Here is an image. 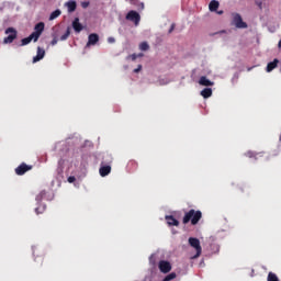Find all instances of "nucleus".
Returning <instances> with one entry per match:
<instances>
[{
  "label": "nucleus",
  "instance_id": "nucleus-1",
  "mask_svg": "<svg viewBox=\"0 0 281 281\" xmlns=\"http://www.w3.org/2000/svg\"><path fill=\"white\" fill-rule=\"evenodd\" d=\"M201 217H202L201 211H194L192 209L188 213H186V215L182 220V223L184 225H188V223H190V221H191V225H196L199 223V221H201Z\"/></svg>",
  "mask_w": 281,
  "mask_h": 281
},
{
  "label": "nucleus",
  "instance_id": "nucleus-2",
  "mask_svg": "<svg viewBox=\"0 0 281 281\" xmlns=\"http://www.w3.org/2000/svg\"><path fill=\"white\" fill-rule=\"evenodd\" d=\"M189 245H191L193 247V249L196 250V254L192 258L193 259L199 258V256H201V251H202L201 241L199 240V238L190 237Z\"/></svg>",
  "mask_w": 281,
  "mask_h": 281
},
{
  "label": "nucleus",
  "instance_id": "nucleus-3",
  "mask_svg": "<svg viewBox=\"0 0 281 281\" xmlns=\"http://www.w3.org/2000/svg\"><path fill=\"white\" fill-rule=\"evenodd\" d=\"M233 25L238 27L239 30L247 29V24L243 21V16L238 13H233Z\"/></svg>",
  "mask_w": 281,
  "mask_h": 281
},
{
  "label": "nucleus",
  "instance_id": "nucleus-4",
  "mask_svg": "<svg viewBox=\"0 0 281 281\" xmlns=\"http://www.w3.org/2000/svg\"><path fill=\"white\" fill-rule=\"evenodd\" d=\"M126 21H132L135 25H139V21H142V16L137 11H130L126 16Z\"/></svg>",
  "mask_w": 281,
  "mask_h": 281
},
{
  "label": "nucleus",
  "instance_id": "nucleus-5",
  "mask_svg": "<svg viewBox=\"0 0 281 281\" xmlns=\"http://www.w3.org/2000/svg\"><path fill=\"white\" fill-rule=\"evenodd\" d=\"M5 34H10L9 36H7L4 40H3V43L4 44H8V43H14V40L16 38V30L14 27H8L5 30Z\"/></svg>",
  "mask_w": 281,
  "mask_h": 281
},
{
  "label": "nucleus",
  "instance_id": "nucleus-6",
  "mask_svg": "<svg viewBox=\"0 0 281 281\" xmlns=\"http://www.w3.org/2000/svg\"><path fill=\"white\" fill-rule=\"evenodd\" d=\"M99 41H100V36L95 33H91L88 36L87 47H91V45H97Z\"/></svg>",
  "mask_w": 281,
  "mask_h": 281
},
{
  "label": "nucleus",
  "instance_id": "nucleus-7",
  "mask_svg": "<svg viewBox=\"0 0 281 281\" xmlns=\"http://www.w3.org/2000/svg\"><path fill=\"white\" fill-rule=\"evenodd\" d=\"M159 269L161 273H169L172 270V266H170V262L162 260L159 262Z\"/></svg>",
  "mask_w": 281,
  "mask_h": 281
},
{
  "label": "nucleus",
  "instance_id": "nucleus-8",
  "mask_svg": "<svg viewBox=\"0 0 281 281\" xmlns=\"http://www.w3.org/2000/svg\"><path fill=\"white\" fill-rule=\"evenodd\" d=\"M72 29L75 30V32H77V34H80V32L85 30V26H82V24L80 23V19L75 18V20L72 21Z\"/></svg>",
  "mask_w": 281,
  "mask_h": 281
},
{
  "label": "nucleus",
  "instance_id": "nucleus-9",
  "mask_svg": "<svg viewBox=\"0 0 281 281\" xmlns=\"http://www.w3.org/2000/svg\"><path fill=\"white\" fill-rule=\"evenodd\" d=\"M27 170H32V166H27L25 162H23L21 166H19L15 169V172L18 175H25V172H27Z\"/></svg>",
  "mask_w": 281,
  "mask_h": 281
},
{
  "label": "nucleus",
  "instance_id": "nucleus-10",
  "mask_svg": "<svg viewBox=\"0 0 281 281\" xmlns=\"http://www.w3.org/2000/svg\"><path fill=\"white\" fill-rule=\"evenodd\" d=\"M45 58V49L41 48V46L37 47V55L33 57V63H38L40 60H43Z\"/></svg>",
  "mask_w": 281,
  "mask_h": 281
},
{
  "label": "nucleus",
  "instance_id": "nucleus-11",
  "mask_svg": "<svg viewBox=\"0 0 281 281\" xmlns=\"http://www.w3.org/2000/svg\"><path fill=\"white\" fill-rule=\"evenodd\" d=\"M199 85H201V87H214V81H210L207 77L202 76L199 80Z\"/></svg>",
  "mask_w": 281,
  "mask_h": 281
},
{
  "label": "nucleus",
  "instance_id": "nucleus-12",
  "mask_svg": "<svg viewBox=\"0 0 281 281\" xmlns=\"http://www.w3.org/2000/svg\"><path fill=\"white\" fill-rule=\"evenodd\" d=\"M65 5H66V8H68L69 13L76 12V8H78V4L74 0L66 2Z\"/></svg>",
  "mask_w": 281,
  "mask_h": 281
},
{
  "label": "nucleus",
  "instance_id": "nucleus-13",
  "mask_svg": "<svg viewBox=\"0 0 281 281\" xmlns=\"http://www.w3.org/2000/svg\"><path fill=\"white\" fill-rule=\"evenodd\" d=\"M221 4L216 0H212L209 4L210 12H216Z\"/></svg>",
  "mask_w": 281,
  "mask_h": 281
},
{
  "label": "nucleus",
  "instance_id": "nucleus-14",
  "mask_svg": "<svg viewBox=\"0 0 281 281\" xmlns=\"http://www.w3.org/2000/svg\"><path fill=\"white\" fill-rule=\"evenodd\" d=\"M278 63H280V60L278 59H273V61L268 63L266 71L271 72L272 69H276V67H278Z\"/></svg>",
  "mask_w": 281,
  "mask_h": 281
},
{
  "label": "nucleus",
  "instance_id": "nucleus-15",
  "mask_svg": "<svg viewBox=\"0 0 281 281\" xmlns=\"http://www.w3.org/2000/svg\"><path fill=\"white\" fill-rule=\"evenodd\" d=\"M200 95H202V98H204V99L212 98V88H204L200 92Z\"/></svg>",
  "mask_w": 281,
  "mask_h": 281
},
{
  "label": "nucleus",
  "instance_id": "nucleus-16",
  "mask_svg": "<svg viewBox=\"0 0 281 281\" xmlns=\"http://www.w3.org/2000/svg\"><path fill=\"white\" fill-rule=\"evenodd\" d=\"M101 177H106L108 175L111 173V166H103L99 170Z\"/></svg>",
  "mask_w": 281,
  "mask_h": 281
},
{
  "label": "nucleus",
  "instance_id": "nucleus-17",
  "mask_svg": "<svg viewBox=\"0 0 281 281\" xmlns=\"http://www.w3.org/2000/svg\"><path fill=\"white\" fill-rule=\"evenodd\" d=\"M34 30L37 34H43V32L45 31V23L44 22H40L34 26Z\"/></svg>",
  "mask_w": 281,
  "mask_h": 281
},
{
  "label": "nucleus",
  "instance_id": "nucleus-18",
  "mask_svg": "<svg viewBox=\"0 0 281 281\" xmlns=\"http://www.w3.org/2000/svg\"><path fill=\"white\" fill-rule=\"evenodd\" d=\"M166 221L168 225H175L176 227L179 226V221H177L172 215L166 216Z\"/></svg>",
  "mask_w": 281,
  "mask_h": 281
},
{
  "label": "nucleus",
  "instance_id": "nucleus-19",
  "mask_svg": "<svg viewBox=\"0 0 281 281\" xmlns=\"http://www.w3.org/2000/svg\"><path fill=\"white\" fill-rule=\"evenodd\" d=\"M60 14H61L60 9L53 11L49 15V21H54V19H58V16H60Z\"/></svg>",
  "mask_w": 281,
  "mask_h": 281
},
{
  "label": "nucleus",
  "instance_id": "nucleus-20",
  "mask_svg": "<svg viewBox=\"0 0 281 281\" xmlns=\"http://www.w3.org/2000/svg\"><path fill=\"white\" fill-rule=\"evenodd\" d=\"M139 49L140 52H148V49H150V45H148V42H143L139 45Z\"/></svg>",
  "mask_w": 281,
  "mask_h": 281
},
{
  "label": "nucleus",
  "instance_id": "nucleus-21",
  "mask_svg": "<svg viewBox=\"0 0 281 281\" xmlns=\"http://www.w3.org/2000/svg\"><path fill=\"white\" fill-rule=\"evenodd\" d=\"M70 34H71V27L68 26L66 30V33L60 36V41H67V38H69Z\"/></svg>",
  "mask_w": 281,
  "mask_h": 281
},
{
  "label": "nucleus",
  "instance_id": "nucleus-22",
  "mask_svg": "<svg viewBox=\"0 0 281 281\" xmlns=\"http://www.w3.org/2000/svg\"><path fill=\"white\" fill-rule=\"evenodd\" d=\"M29 37L31 38V41H34V43H36V41L41 38V34L34 31Z\"/></svg>",
  "mask_w": 281,
  "mask_h": 281
},
{
  "label": "nucleus",
  "instance_id": "nucleus-23",
  "mask_svg": "<svg viewBox=\"0 0 281 281\" xmlns=\"http://www.w3.org/2000/svg\"><path fill=\"white\" fill-rule=\"evenodd\" d=\"M268 281H280V280L278 279V276H276V273L270 272L268 274Z\"/></svg>",
  "mask_w": 281,
  "mask_h": 281
},
{
  "label": "nucleus",
  "instance_id": "nucleus-24",
  "mask_svg": "<svg viewBox=\"0 0 281 281\" xmlns=\"http://www.w3.org/2000/svg\"><path fill=\"white\" fill-rule=\"evenodd\" d=\"M21 45L23 46V45H30V43H32V37H25V38H22V41H21Z\"/></svg>",
  "mask_w": 281,
  "mask_h": 281
},
{
  "label": "nucleus",
  "instance_id": "nucleus-25",
  "mask_svg": "<svg viewBox=\"0 0 281 281\" xmlns=\"http://www.w3.org/2000/svg\"><path fill=\"white\" fill-rule=\"evenodd\" d=\"M175 278H177V273L171 272L164 280L165 281H170V280H175Z\"/></svg>",
  "mask_w": 281,
  "mask_h": 281
},
{
  "label": "nucleus",
  "instance_id": "nucleus-26",
  "mask_svg": "<svg viewBox=\"0 0 281 281\" xmlns=\"http://www.w3.org/2000/svg\"><path fill=\"white\" fill-rule=\"evenodd\" d=\"M175 27H176V24L172 23V24H171V27H170L169 31H168V33H169V34H172V32H175Z\"/></svg>",
  "mask_w": 281,
  "mask_h": 281
},
{
  "label": "nucleus",
  "instance_id": "nucleus-27",
  "mask_svg": "<svg viewBox=\"0 0 281 281\" xmlns=\"http://www.w3.org/2000/svg\"><path fill=\"white\" fill-rule=\"evenodd\" d=\"M75 181H76V177L70 176V177L68 178V183H74Z\"/></svg>",
  "mask_w": 281,
  "mask_h": 281
},
{
  "label": "nucleus",
  "instance_id": "nucleus-28",
  "mask_svg": "<svg viewBox=\"0 0 281 281\" xmlns=\"http://www.w3.org/2000/svg\"><path fill=\"white\" fill-rule=\"evenodd\" d=\"M81 8H83V9L89 8V2L88 1L81 2Z\"/></svg>",
  "mask_w": 281,
  "mask_h": 281
},
{
  "label": "nucleus",
  "instance_id": "nucleus-29",
  "mask_svg": "<svg viewBox=\"0 0 281 281\" xmlns=\"http://www.w3.org/2000/svg\"><path fill=\"white\" fill-rule=\"evenodd\" d=\"M139 71H142V65L134 69V74H139Z\"/></svg>",
  "mask_w": 281,
  "mask_h": 281
},
{
  "label": "nucleus",
  "instance_id": "nucleus-30",
  "mask_svg": "<svg viewBox=\"0 0 281 281\" xmlns=\"http://www.w3.org/2000/svg\"><path fill=\"white\" fill-rule=\"evenodd\" d=\"M127 58H132V60H137V54H132Z\"/></svg>",
  "mask_w": 281,
  "mask_h": 281
},
{
  "label": "nucleus",
  "instance_id": "nucleus-31",
  "mask_svg": "<svg viewBox=\"0 0 281 281\" xmlns=\"http://www.w3.org/2000/svg\"><path fill=\"white\" fill-rule=\"evenodd\" d=\"M57 43H58V40L54 37L53 41L50 42V45H56Z\"/></svg>",
  "mask_w": 281,
  "mask_h": 281
},
{
  "label": "nucleus",
  "instance_id": "nucleus-32",
  "mask_svg": "<svg viewBox=\"0 0 281 281\" xmlns=\"http://www.w3.org/2000/svg\"><path fill=\"white\" fill-rule=\"evenodd\" d=\"M108 43H115V37H109Z\"/></svg>",
  "mask_w": 281,
  "mask_h": 281
},
{
  "label": "nucleus",
  "instance_id": "nucleus-33",
  "mask_svg": "<svg viewBox=\"0 0 281 281\" xmlns=\"http://www.w3.org/2000/svg\"><path fill=\"white\" fill-rule=\"evenodd\" d=\"M259 10H262V2H257Z\"/></svg>",
  "mask_w": 281,
  "mask_h": 281
},
{
  "label": "nucleus",
  "instance_id": "nucleus-34",
  "mask_svg": "<svg viewBox=\"0 0 281 281\" xmlns=\"http://www.w3.org/2000/svg\"><path fill=\"white\" fill-rule=\"evenodd\" d=\"M137 58H143L144 54L143 53H139L138 55H136Z\"/></svg>",
  "mask_w": 281,
  "mask_h": 281
},
{
  "label": "nucleus",
  "instance_id": "nucleus-35",
  "mask_svg": "<svg viewBox=\"0 0 281 281\" xmlns=\"http://www.w3.org/2000/svg\"><path fill=\"white\" fill-rule=\"evenodd\" d=\"M215 12L221 15V14H223L224 11L220 10V11H215Z\"/></svg>",
  "mask_w": 281,
  "mask_h": 281
},
{
  "label": "nucleus",
  "instance_id": "nucleus-36",
  "mask_svg": "<svg viewBox=\"0 0 281 281\" xmlns=\"http://www.w3.org/2000/svg\"><path fill=\"white\" fill-rule=\"evenodd\" d=\"M41 199H43V195H38V196L36 198L37 201H41Z\"/></svg>",
  "mask_w": 281,
  "mask_h": 281
},
{
  "label": "nucleus",
  "instance_id": "nucleus-37",
  "mask_svg": "<svg viewBox=\"0 0 281 281\" xmlns=\"http://www.w3.org/2000/svg\"><path fill=\"white\" fill-rule=\"evenodd\" d=\"M36 214H38V209H35Z\"/></svg>",
  "mask_w": 281,
  "mask_h": 281
},
{
  "label": "nucleus",
  "instance_id": "nucleus-38",
  "mask_svg": "<svg viewBox=\"0 0 281 281\" xmlns=\"http://www.w3.org/2000/svg\"><path fill=\"white\" fill-rule=\"evenodd\" d=\"M142 8H144V3H142Z\"/></svg>",
  "mask_w": 281,
  "mask_h": 281
},
{
  "label": "nucleus",
  "instance_id": "nucleus-39",
  "mask_svg": "<svg viewBox=\"0 0 281 281\" xmlns=\"http://www.w3.org/2000/svg\"><path fill=\"white\" fill-rule=\"evenodd\" d=\"M280 142H281V134H280Z\"/></svg>",
  "mask_w": 281,
  "mask_h": 281
},
{
  "label": "nucleus",
  "instance_id": "nucleus-40",
  "mask_svg": "<svg viewBox=\"0 0 281 281\" xmlns=\"http://www.w3.org/2000/svg\"><path fill=\"white\" fill-rule=\"evenodd\" d=\"M162 281H166V280H162Z\"/></svg>",
  "mask_w": 281,
  "mask_h": 281
}]
</instances>
